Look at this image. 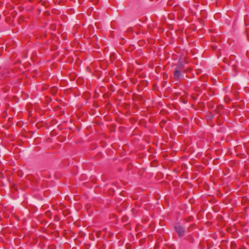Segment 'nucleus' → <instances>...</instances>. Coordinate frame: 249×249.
<instances>
[{"label":"nucleus","instance_id":"nucleus-4","mask_svg":"<svg viewBox=\"0 0 249 249\" xmlns=\"http://www.w3.org/2000/svg\"><path fill=\"white\" fill-rule=\"evenodd\" d=\"M216 121L218 125H221L223 123L224 120L222 116L221 115H218L216 119Z\"/></svg>","mask_w":249,"mask_h":249},{"label":"nucleus","instance_id":"nucleus-6","mask_svg":"<svg viewBox=\"0 0 249 249\" xmlns=\"http://www.w3.org/2000/svg\"><path fill=\"white\" fill-rule=\"evenodd\" d=\"M57 91V88L55 87H53L51 89V91L53 93L55 94Z\"/></svg>","mask_w":249,"mask_h":249},{"label":"nucleus","instance_id":"nucleus-3","mask_svg":"<svg viewBox=\"0 0 249 249\" xmlns=\"http://www.w3.org/2000/svg\"><path fill=\"white\" fill-rule=\"evenodd\" d=\"M182 73H184L183 72H181L178 70H174V72L173 73V77H174V79L176 80V81H178L180 77H181V75Z\"/></svg>","mask_w":249,"mask_h":249},{"label":"nucleus","instance_id":"nucleus-2","mask_svg":"<svg viewBox=\"0 0 249 249\" xmlns=\"http://www.w3.org/2000/svg\"><path fill=\"white\" fill-rule=\"evenodd\" d=\"M175 229L179 237L184 235L185 233V230L183 227L179 225L176 226L175 227Z\"/></svg>","mask_w":249,"mask_h":249},{"label":"nucleus","instance_id":"nucleus-1","mask_svg":"<svg viewBox=\"0 0 249 249\" xmlns=\"http://www.w3.org/2000/svg\"><path fill=\"white\" fill-rule=\"evenodd\" d=\"M188 60L186 58L184 57L183 59H179L178 64L176 65L175 68V70H178L183 73L190 71L191 69L190 68H186L185 64H187Z\"/></svg>","mask_w":249,"mask_h":249},{"label":"nucleus","instance_id":"nucleus-10","mask_svg":"<svg viewBox=\"0 0 249 249\" xmlns=\"http://www.w3.org/2000/svg\"><path fill=\"white\" fill-rule=\"evenodd\" d=\"M4 76L3 73H0V80Z\"/></svg>","mask_w":249,"mask_h":249},{"label":"nucleus","instance_id":"nucleus-7","mask_svg":"<svg viewBox=\"0 0 249 249\" xmlns=\"http://www.w3.org/2000/svg\"><path fill=\"white\" fill-rule=\"evenodd\" d=\"M207 120L209 121V120H211L213 117L212 114L209 113L207 115Z\"/></svg>","mask_w":249,"mask_h":249},{"label":"nucleus","instance_id":"nucleus-5","mask_svg":"<svg viewBox=\"0 0 249 249\" xmlns=\"http://www.w3.org/2000/svg\"><path fill=\"white\" fill-rule=\"evenodd\" d=\"M56 25L54 23H53V24H52L50 25V29L52 30V31H55V29H56Z\"/></svg>","mask_w":249,"mask_h":249},{"label":"nucleus","instance_id":"nucleus-8","mask_svg":"<svg viewBox=\"0 0 249 249\" xmlns=\"http://www.w3.org/2000/svg\"><path fill=\"white\" fill-rule=\"evenodd\" d=\"M181 99L183 103H186L187 102V99L185 97L182 96Z\"/></svg>","mask_w":249,"mask_h":249},{"label":"nucleus","instance_id":"nucleus-9","mask_svg":"<svg viewBox=\"0 0 249 249\" xmlns=\"http://www.w3.org/2000/svg\"><path fill=\"white\" fill-rule=\"evenodd\" d=\"M193 219V217L190 216L189 217V218H187V219H185V220L187 222H190V221H191Z\"/></svg>","mask_w":249,"mask_h":249}]
</instances>
